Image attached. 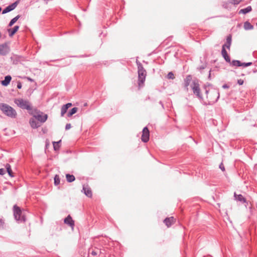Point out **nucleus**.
Listing matches in <instances>:
<instances>
[{"instance_id":"obj_1","label":"nucleus","mask_w":257,"mask_h":257,"mask_svg":"<svg viewBox=\"0 0 257 257\" xmlns=\"http://www.w3.org/2000/svg\"><path fill=\"white\" fill-rule=\"evenodd\" d=\"M203 88L206 96V101H204V104L212 105L216 102L219 98V90L209 83L205 84Z\"/></svg>"},{"instance_id":"obj_2","label":"nucleus","mask_w":257,"mask_h":257,"mask_svg":"<svg viewBox=\"0 0 257 257\" xmlns=\"http://www.w3.org/2000/svg\"><path fill=\"white\" fill-rule=\"evenodd\" d=\"M0 109L5 115L9 117L15 118L17 117V113L16 110L7 104L0 103Z\"/></svg>"},{"instance_id":"obj_3","label":"nucleus","mask_w":257,"mask_h":257,"mask_svg":"<svg viewBox=\"0 0 257 257\" xmlns=\"http://www.w3.org/2000/svg\"><path fill=\"white\" fill-rule=\"evenodd\" d=\"M13 212L16 221L19 222H25L26 218L25 211H22L19 207L15 205L13 207Z\"/></svg>"},{"instance_id":"obj_4","label":"nucleus","mask_w":257,"mask_h":257,"mask_svg":"<svg viewBox=\"0 0 257 257\" xmlns=\"http://www.w3.org/2000/svg\"><path fill=\"white\" fill-rule=\"evenodd\" d=\"M14 102L18 107L22 109H27L28 110L32 109L31 103L27 100H25L22 98H17L15 99Z\"/></svg>"},{"instance_id":"obj_5","label":"nucleus","mask_w":257,"mask_h":257,"mask_svg":"<svg viewBox=\"0 0 257 257\" xmlns=\"http://www.w3.org/2000/svg\"><path fill=\"white\" fill-rule=\"evenodd\" d=\"M191 87L194 94H195L201 101H203V98L201 93L200 85L198 82L197 81H193L191 84Z\"/></svg>"},{"instance_id":"obj_6","label":"nucleus","mask_w":257,"mask_h":257,"mask_svg":"<svg viewBox=\"0 0 257 257\" xmlns=\"http://www.w3.org/2000/svg\"><path fill=\"white\" fill-rule=\"evenodd\" d=\"M138 85L139 87H142L146 80L147 72L144 67L138 69Z\"/></svg>"},{"instance_id":"obj_7","label":"nucleus","mask_w":257,"mask_h":257,"mask_svg":"<svg viewBox=\"0 0 257 257\" xmlns=\"http://www.w3.org/2000/svg\"><path fill=\"white\" fill-rule=\"evenodd\" d=\"M33 117H34L38 121L41 123L45 122L48 118V115L44 114L43 112L40 111H36L35 113L33 114Z\"/></svg>"},{"instance_id":"obj_8","label":"nucleus","mask_w":257,"mask_h":257,"mask_svg":"<svg viewBox=\"0 0 257 257\" xmlns=\"http://www.w3.org/2000/svg\"><path fill=\"white\" fill-rule=\"evenodd\" d=\"M10 52V48L7 43L0 45V55H7Z\"/></svg>"},{"instance_id":"obj_9","label":"nucleus","mask_w":257,"mask_h":257,"mask_svg":"<svg viewBox=\"0 0 257 257\" xmlns=\"http://www.w3.org/2000/svg\"><path fill=\"white\" fill-rule=\"evenodd\" d=\"M150 132L147 127H145L142 131V141L144 143H147L149 140Z\"/></svg>"},{"instance_id":"obj_10","label":"nucleus","mask_w":257,"mask_h":257,"mask_svg":"<svg viewBox=\"0 0 257 257\" xmlns=\"http://www.w3.org/2000/svg\"><path fill=\"white\" fill-rule=\"evenodd\" d=\"M19 3V1H17L16 2H14V3L10 5L3 11L2 14H5L6 13H8L14 10L17 7V6Z\"/></svg>"},{"instance_id":"obj_11","label":"nucleus","mask_w":257,"mask_h":257,"mask_svg":"<svg viewBox=\"0 0 257 257\" xmlns=\"http://www.w3.org/2000/svg\"><path fill=\"white\" fill-rule=\"evenodd\" d=\"M64 222L65 224L68 225L73 229L75 224L74 221L72 219L70 215H68L66 218L64 219Z\"/></svg>"},{"instance_id":"obj_12","label":"nucleus","mask_w":257,"mask_h":257,"mask_svg":"<svg viewBox=\"0 0 257 257\" xmlns=\"http://www.w3.org/2000/svg\"><path fill=\"white\" fill-rule=\"evenodd\" d=\"M88 253L90 255L94 256L98 254V253H101L100 249L97 248H90L88 250Z\"/></svg>"},{"instance_id":"obj_13","label":"nucleus","mask_w":257,"mask_h":257,"mask_svg":"<svg viewBox=\"0 0 257 257\" xmlns=\"http://www.w3.org/2000/svg\"><path fill=\"white\" fill-rule=\"evenodd\" d=\"M29 123L33 128H37L41 125V123L37 121L34 117L30 119Z\"/></svg>"},{"instance_id":"obj_14","label":"nucleus","mask_w":257,"mask_h":257,"mask_svg":"<svg viewBox=\"0 0 257 257\" xmlns=\"http://www.w3.org/2000/svg\"><path fill=\"white\" fill-rule=\"evenodd\" d=\"M175 222V219L173 217L166 218L164 220V223L169 227H170Z\"/></svg>"},{"instance_id":"obj_15","label":"nucleus","mask_w":257,"mask_h":257,"mask_svg":"<svg viewBox=\"0 0 257 257\" xmlns=\"http://www.w3.org/2000/svg\"><path fill=\"white\" fill-rule=\"evenodd\" d=\"M234 199L237 201L240 202L242 203L246 202V199L241 194H237L235 192L234 193Z\"/></svg>"},{"instance_id":"obj_16","label":"nucleus","mask_w":257,"mask_h":257,"mask_svg":"<svg viewBox=\"0 0 257 257\" xmlns=\"http://www.w3.org/2000/svg\"><path fill=\"white\" fill-rule=\"evenodd\" d=\"M11 59L13 61V64H17L23 60V57L21 56L13 55L11 57Z\"/></svg>"},{"instance_id":"obj_17","label":"nucleus","mask_w":257,"mask_h":257,"mask_svg":"<svg viewBox=\"0 0 257 257\" xmlns=\"http://www.w3.org/2000/svg\"><path fill=\"white\" fill-rule=\"evenodd\" d=\"M231 41H232V37L231 35H229L227 36L226 38V43L222 45V48H227L228 49H230V47L231 44Z\"/></svg>"},{"instance_id":"obj_18","label":"nucleus","mask_w":257,"mask_h":257,"mask_svg":"<svg viewBox=\"0 0 257 257\" xmlns=\"http://www.w3.org/2000/svg\"><path fill=\"white\" fill-rule=\"evenodd\" d=\"M72 105L71 103H68L63 105L61 109V116H63L67 112L68 109Z\"/></svg>"},{"instance_id":"obj_19","label":"nucleus","mask_w":257,"mask_h":257,"mask_svg":"<svg viewBox=\"0 0 257 257\" xmlns=\"http://www.w3.org/2000/svg\"><path fill=\"white\" fill-rule=\"evenodd\" d=\"M221 54L222 57L224 58V59L227 62L230 63V57L228 56L227 51H226L224 47L222 48Z\"/></svg>"},{"instance_id":"obj_20","label":"nucleus","mask_w":257,"mask_h":257,"mask_svg":"<svg viewBox=\"0 0 257 257\" xmlns=\"http://www.w3.org/2000/svg\"><path fill=\"white\" fill-rule=\"evenodd\" d=\"M191 79L192 76L190 75L186 76V77L184 79V87L187 90H188V86L190 83Z\"/></svg>"},{"instance_id":"obj_21","label":"nucleus","mask_w":257,"mask_h":257,"mask_svg":"<svg viewBox=\"0 0 257 257\" xmlns=\"http://www.w3.org/2000/svg\"><path fill=\"white\" fill-rule=\"evenodd\" d=\"M19 26H15L12 29H10L8 30L9 35L10 37H12L19 30Z\"/></svg>"},{"instance_id":"obj_22","label":"nucleus","mask_w":257,"mask_h":257,"mask_svg":"<svg viewBox=\"0 0 257 257\" xmlns=\"http://www.w3.org/2000/svg\"><path fill=\"white\" fill-rule=\"evenodd\" d=\"M11 79H12L11 76L10 75H7V76H5V79L4 80L2 81L1 83L3 86H6L9 85Z\"/></svg>"},{"instance_id":"obj_23","label":"nucleus","mask_w":257,"mask_h":257,"mask_svg":"<svg viewBox=\"0 0 257 257\" xmlns=\"http://www.w3.org/2000/svg\"><path fill=\"white\" fill-rule=\"evenodd\" d=\"M252 10V8L251 6H248L246 8L244 9H241L239 11V14H246L248 13H249Z\"/></svg>"},{"instance_id":"obj_24","label":"nucleus","mask_w":257,"mask_h":257,"mask_svg":"<svg viewBox=\"0 0 257 257\" xmlns=\"http://www.w3.org/2000/svg\"><path fill=\"white\" fill-rule=\"evenodd\" d=\"M6 172L7 171L8 172L9 175L11 177H14L13 172L12 171L11 166L9 164H6Z\"/></svg>"},{"instance_id":"obj_25","label":"nucleus","mask_w":257,"mask_h":257,"mask_svg":"<svg viewBox=\"0 0 257 257\" xmlns=\"http://www.w3.org/2000/svg\"><path fill=\"white\" fill-rule=\"evenodd\" d=\"M83 190L84 191V194L88 197L92 196V192L90 188H86L84 186L83 187Z\"/></svg>"},{"instance_id":"obj_26","label":"nucleus","mask_w":257,"mask_h":257,"mask_svg":"<svg viewBox=\"0 0 257 257\" xmlns=\"http://www.w3.org/2000/svg\"><path fill=\"white\" fill-rule=\"evenodd\" d=\"M243 27L245 30H252L253 28V26L248 21L244 23Z\"/></svg>"},{"instance_id":"obj_27","label":"nucleus","mask_w":257,"mask_h":257,"mask_svg":"<svg viewBox=\"0 0 257 257\" xmlns=\"http://www.w3.org/2000/svg\"><path fill=\"white\" fill-rule=\"evenodd\" d=\"M66 178L67 182H72L75 179V178L74 175H70L69 174H67L66 175Z\"/></svg>"},{"instance_id":"obj_28","label":"nucleus","mask_w":257,"mask_h":257,"mask_svg":"<svg viewBox=\"0 0 257 257\" xmlns=\"http://www.w3.org/2000/svg\"><path fill=\"white\" fill-rule=\"evenodd\" d=\"M78 110V108L77 107H73L67 113V116L70 117L73 114H75Z\"/></svg>"},{"instance_id":"obj_29","label":"nucleus","mask_w":257,"mask_h":257,"mask_svg":"<svg viewBox=\"0 0 257 257\" xmlns=\"http://www.w3.org/2000/svg\"><path fill=\"white\" fill-rule=\"evenodd\" d=\"M232 66H241V62L239 60H233L229 63Z\"/></svg>"},{"instance_id":"obj_30","label":"nucleus","mask_w":257,"mask_h":257,"mask_svg":"<svg viewBox=\"0 0 257 257\" xmlns=\"http://www.w3.org/2000/svg\"><path fill=\"white\" fill-rule=\"evenodd\" d=\"M19 18L20 16L18 15L16 17L12 19L9 24V26L12 27L17 22V21L19 19Z\"/></svg>"},{"instance_id":"obj_31","label":"nucleus","mask_w":257,"mask_h":257,"mask_svg":"<svg viewBox=\"0 0 257 257\" xmlns=\"http://www.w3.org/2000/svg\"><path fill=\"white\" fill-rule=\"evenodd\" d=\"M60 142H61V140H60L58 142H54L53 143V148L55 151L58 150L59 149L60 147L59 144Z\"/></svg>"},{"instance_id":"obj_32","label":"nucleus","mask_w":257,"mask_h":257,"mask_svg":"<svg viewBox=\"0 0 257 257\" xmlns=\"http://www.w3.org/2000/svg\"><path fill=\"white\" fill-rule=\"evenodd\" d=\"M60 183V180L59 175H56L54 177V184L55 185H58Z\"/></svg>"},{"instance_id":"obj_33","label":"nucleus","mask_w":257,"mask_h":257,"mask_svg":"<svg viewBox=\"0 0 257 257\" xmlns=\"http://www.w3.org/2000/svg\"><path fill=\"white\" fill-rule=\"evenodd\" d=\"M230 3L229 2H224L222 3V7L224 9H228L230 8Z\"/></svg>"},{"instance_id":"obj_34","label":"nucleus","mask_w":257,"mask_h":257,"mask_svg":"<svg viewBox=\"0 0 257 257\" xmlns=\"http://www.w3.org/2000/svg\"><path fill=\"white\" fill-rule=\"evenodd\" d=\"M167 78L169 79H174L175 78L174 75L172 72L168 73L167 76Z\"/></svg>"},{"instance_id":"obj_35","label":"nucleus","mask_w":257,"mask_h":257,"mask_svg":"<svg viewBox=\"0 0 257 257\" xmlns=\"http://www.w3.org/2000/svg\"><path fill=\"white\" fill-rule=\"evenodd\" d=\"M241 0H230V4H233L234 5H237L241 2Z\"/></svg>"},{"instance_id":"obj_36","label":"nucleus","mask_w":257,"mask_h":257,"mask_svg":"<svg viewBox=\"0 0 257 257\" xmlns=\"http://www.w3.org/2000/svg\"><path fill=\"white\" fill-rule=\"evenodd\" d=\"M252 64L251 62H247V63H241V66L243 67H247L250 66Z\"/></svg>"},{"instance_id":"obj_37","label":"nucleus","mask_w":257,"mask_h":257,"mask_svg":"<svg viewBox=\"0 0 257 257\" xmlns=\"http://www.w3.org/2000/svg\"><path fill=\"white\" fill-rule=\"evenodd\" d=\"M136 63L138 66V69L139 68H141L142 67H144L143 65L141 64L140 62H139L138 60H137Z\"/></svg>"},{"instance_id":"obj_38","label":"nucleus","mask_w":257,"mask_h":257,"mask_svg":"<svg viewBox=\"0 0 257 257\" xmlns=\"http://www.w3.org/2000/svg\"><path fill=\"white\" fill-rule=\"evenodd\" d=\"M4 223V221L2 219L0 218V229L3 228Z\"/></svg>"},{"instance_id":"obj_39","label":"nucleus","mask_w":257,"mask_h":257,"mask_svg":"<svg viewBox=\"0 0 257 257\" xmlns=\"http://www.w3.org/2000/svg\"><path fill=\"white\" fill-rule=\"evenodd\" d=\"M6 173V170L3 169H0V175H4Z\"/></svg>"},{"instance_id":"obj_40","label":"nucleus","mask_w":257,"mask_h":257,"mask_svg":"<svg viewBox=\"0 0 257 257\" xmlns=\"http://www.w3.org/2000/svg\"><path fill=\"white\" fill-rule=\"evenodd\" d=\"M71 127V125L70 123H67L65 126V130H68Z\"/></svg>"},{"instance_id":"obj_41","label":"nucleus","mask_w":257,"mask_h":257,"mask_svg":"<svg viewBox=\"0 0 257 257\" xmlns=\"http://www.w3.org/2000/svg\"><path fill=\"white\" fill-rule=\"evenodd\" d=\"M243 80H242V79H238L237 80V83L239 85H241L243 84Z\"/></svg>"},{"instance_id":"obj_42","label":"nucleus","mask_w":257,"mask_h":257,"mask_svg":"<svg viewBox=\"0 0 257 257\" xmlns=\"http://www.w3.org/2000/svg\"><path fill=\"white\" fill-rule=\"evenodd\" d=\"M22 87V83L20 82H18L17 83V88L18 89H21Z\"/></svg>"},{"instance_id":"obj_43","label":"nucleus","mask_w":257,"mask_h":257,"mask_svg":"<svg viewBox=\"0 0 257 257\" xmlns=\"http://www.w3.org/2000/svg\"><path fill=\"white\" fill-rule=\"evenodd\" d=\"M219 168H220V169L224 171L225 170V168H224V167L223 166V164H221L220 165H219Z\"/></svg>"},{"instance_id":"obj_44","label":"nucleus","mask_w":257,"mask_h":257,"mask_svg":"<svg viewBox=\"0 0 257 257\" xmlns=\"http://www.w3.org/2000/svg\"><path fill=\"white\" fill-rule=\"evenodd\" d=\"M229 87V86L226 84H224L222 85V88L224 89H227Z\"/></svg>"},{"instance_id":"obj_45","label":"nucleus","mask_w":257,"mask_h":257,"mask_svg":"<svg viewBox=\"0 0 257 257\" xmlns=\"http://www.w3.org/2000/svg\"><path fill=\"white\" fill-rule=\"evenodd\" d=\"M205 66L202 65V66H200L199 69L203 70V69H205Z\"/></svg>"},{"instance_id":"obj_46","label":"nucleus","mask_w":257,"mask_h":257,"mask_svg":"<svg viewBox=\"0 0 257 257\" xmlns=\"http://www.w3.org/2000/svg\"><path fill=\"white\" fill-rule=\"evenodd\" d=\"M208 79H211V70L209 71V73L208 75Z\"/></svg>"},{"instance_id":"obj_47","label":"nucleus","mask_w":257,"mask_h":257,"mask_svg":"<svg viewBox=\"0 0 257 257\" xmlns=\"http://www.w3.org/2000/svg\"><path fill=\"white\" fill-rule=\"evenodd\" d=\"M28 79L30 81H33V79H31V78H28Z\"/></svg>"},{"instance_id":"obj_48","label":"nucleus","mask_w":257,"mask_h":257,"mask_svg":"<svg viewBox=\"0 0 257 257\" xmlns=\"http://www.w3.org/2000/svg\"><path fill=\"white\" fill-rule=\"evenodd\" d=\"M2 11V8L0 7V12H1Z\"/></svg>"},{"instance_id":"obj_49","label":"nucleus","mask_w":257,"mask_h":257,"mask_svg":"<svg viewBox=\"0 0 257 257\" xmlns=\"http://www.w3.org/2000/svg\"><path fill=\"white\" fill-rule=\"evenodd\" d=\"M256 72V70L253 71V72Z\"/></svg>"},{"instance_id":"obj_50","label":"nucleus","mask_w":257,"mask_h":257,"mask_svg":"<svg viewBox=\"0 0 257 257\" xmlns=\"http://www.w3.org/2000/svg\"><path fill=\"white\" fill-rule=\"evenodd\" d=\"M160 104H162V103L161 101L160 102Z\"/></svg>"}]
</instances>
